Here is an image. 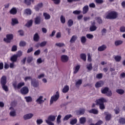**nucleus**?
Here are the masks:
<instances>
[{"mask_svg":"<svg viewBox=\"0 0 125 125\" xmlns=\"http://www.w3.org/2000/svg\"><path fill=\"white\" fill-rule=\"evenodd\" d=\"M80 69H81V65H77L75 66V68H74V74H77L78 72L80 70Z\"/></svg>","mask_w":125,"mask_h":125,"instance_id":"4be33fe9","label":"nucleus"},{"mask_svg":"<svg viewBox=\"0 0 125 125\" xmlns=\"http://www.w3.org/2000/svg\"><path fill=\"white\" fill-rule=\"evenodd\" d=\"M120 31L121 33H125V26H121L120 28Z\"/></svg>","mask_w":125,"mask_h":125,"instance_id":"0e129e2a","label":"nucleus"},{"mask_svg":"<svg viewBox=\"0 0 125 125\" xmlns=\"http://www.w3.org/2000/svg\"><path fill=\"white\" fill-rule=\"evenodd\" d=\"M40 45L41 47H42V46H45V45H46V42L44 41V42L40 43Z\"/></svg>","mask_w":125,"mask_h":125,"instance_id":"052dcab7","label":"nucleus"},{"mask_svg":"<svg viewBox=\"0 0 125 125\" xmlns=\"http://www.w3.org/2000/svg\"><path fill=\"white\" fill-rule=\"evenodd\" d=\"M86 68L87 70H88V71H91L92 70V63H90L87 65Z\"/></svg>","mask_w":125,"mask_h":125,"instance_id":"de8ad7c7","label":"nucleus"},{"mask_svg":"<svg viewBox=\"0 0 125 125\" xmlns=\"http://www.w3.org/2000/svg\"><path fill=\"white\" fill-rule=\"evenodd\" d=\"M43 6V4L42 2L38 3L37 5L35 6V9L36 11H39L40 9Z\"/></svg>","mask_w":125,"mask_h":125,"instance_id":"f8f14e48","label":"nucleus"},{"mask_svg":"<svg viewBox=\"0 0 125 125\" xmlns=\"http://www.w3.org/2000/svg\"><path fill=\"white\" fill-rule=\"evenodd\" d=\"M80 58L83 60V61H86V55L83 53L81 54L80 55Z\"/></svg>","mask_w":125,"mask_h":125,"instance_id":"473e14b6","label":"nucleus"},{"mask_svg":"<svg viewBox=\"0 0 125 125\" xmlns=\"http://www.w3.org/2000/svg\"><path fill=\"white\" fill-rule=\"evenodd\" d=\"M0 83L3 90H4L5 91H8V87L7 86V85H5L6 84V83H7V82L6 81V76H2L0 80Z\"/></svg>","mask_w":125,"mask_h":125,"instance_id":"f03ea898","label":"nucleus"},{"mask_svg":"<svg viewBox=\"0 0 125 125\" xmlns=\"http://www.w3.org/2000/svg\"><path fill=\"white\" fill-rule=\"evenodd\" d=\"M114 59L116 62H120L122 60V57L121 56H115Z\"/></svg>","mask_w":125,"mask_h":125,"instance_id":"c9c22d12","label":"nucleus"},{"mask_svg":"<svg viewBox=\"0 0 125 125\" xmlns=\"http://www.w3.org/2000/svg\"><path fill=\"white\" fill-rule=\"evenodd\" d=\"M89 113H90V114H94V115H97V114H98V110L93 108L89 110Z\"/></svg>","mask_w":125,"mask_h":125,"instance_id":"a211bd4d","label":"nucleus"},{"mask_svg":"<svg viewBox=\"0 0 125 125\" xmlns=\"http://www.w3.org/2000/svg\"><path fill=\"white\" fill-rule=\"evenodd\" d=\"M61 23H62V24H65V23H66V19L65 18V17H64V16H61Z\"/></svg>","mask_w":125,"mask_h":125,"instance_id":"a19ab883","label":"nucleus"},{"mask_svg":"<svg viewBox=\"0 0 125 125\" xmlns=\"http://www.w3.org/2000/svg\"><path fill=\"white\" fill-rule=\"evenodd\" d=\"M86 37L87 39H89V40H91V39H93L94 36L93 35L90 34H87L86 35Z\"/></svg>","mask_w":125,"mask_h":125,"instance_id":"3c124183","label":"nucleus"},{"mask_svg":"<svg viewBox=\"0 0 125 125\" xmlns=\"http://www.w3.org/2000/svg\"><path fill=\"white\" fill-rule=\"evenodd\" d=\"M79 122L80 124H81V125H84V124H85V122H86V119L85 117H81L80 119Z\"/></svg>","mask_w":125,"mask_h":125,"instance_id":"412c9836","label":"nucleus"},{"mask_svg":"<svg viewBox=\"0 0 125 125\" xmlns=\"http://www.w3.org/2000/svg\"><path fill=\"white\" fill-rule=\"evenodd\" d=\"M62 91L63 93H66V92H68V91H69V86L65 85L62 89Z\"/></svg>","mask_w":125,"mask_h":125,"instance_id":"7c9ffc66","label":"nucleus"},{"mask_svg":"<svg viewBox=\"0 0 125 125\" xmlns=\"http://www.w3.org/2000/svg\"><path fill=\"white\" fill-rule=\"evenodd\" d=\"M95 19L96 21H97V22L98 23V24H102V23H103V20L100 17H97L95 18Z\"/></svg>","mask_w":125,"mask_h":125,"instance_id":"6ab92c4d","label":"nucleus"},{"mask_svg":"<svg viewBox=\"0 0 125 125\" xmlns=\"http://www.w3.org/2000/svg\"><path fill=\"white\" fill-rule=\"evenodd\" d=\"M25 85V82H20L17 84V82H15L13 83V86L16 90L17 89H20L21 87L24 86Z\"/></svg>","mask_w":125,"mask_h":125,"instance_id":"7ed1b4c3","label":"nucleus"},{"mask_svg":"<svg viewBox=\"0 0 125 125\" xmlns=\"http://www.w3.org/2000/svg\"><path fill=\"white\" fill-rule=\"evenodd\" d=\"M31 84H32L33 86L34 87H38V83L35 81H33V80L31 81Z\"/></svg>","mask_w":125,"mask_h":125,"instance_id":"8fccbe9b","label":"nucleus"},{"mask_svg":"<svg viewBox=\"0 0 125 125\" xmlns=\"http://www.w3.org/2000/svg\"><path fill=\"white\" fill-rule=\"evenodd\" d=\"M77 123H78V119H77V118L72 119L70 122V125H76Z\"/></svg>","mask_w":125,"mask_h":125,"instance_id":"4c0bfd02","label":"nucleus"},{"mask_svg":"<svg viewBox=\"0 0 125 125\" xmlns=\"http://www.w3.org/2000/svg\"><path fill=\"white\" fill-rule=\"evenodd\" d=\"M103 85H104V82L103 81H100L96 83L95 87L98 88L99 87H102Z\"/></svg>","mask_w":125,"mask_h":125,"instance_id":"9b49d317","label":"nucleus"},{"mask_svg":"<svg viewBox=\"0 0 125 125\" xmlns=\"http://www.w3.org/2000/svg\"><path fill=\"white\" fill-rule=\"evenodd\" d=\"M7 38H4L3 41L5 42L9 43L12 40H13V35L12 34H7L6 35Z\"/></svg>","mask_w":125,"mask_h":125,"instance_id":"39448f33","label":"nucleus"},{"mask_svg":"<svg viewBox=\"0 0 125 125\" xmlns=\"http://www.w3.org/2000/svg\"><path fill=\"white\" fill-rule=\"evenodd\" d=\"M88 11V5H85L83 7V14H86Z\"/></svg>","mask_w":125,"mask_h":125,"instance_id":"b1692460","label":"nucleus"},{"mask_svg":"<svg viewBox=\"0 0 125 125\" xmlns=\"http://www.w3.org/2000/svg\"><path fill=\"white\" fill-rule=\"evenodd\" d=\"M114 112L116 115H118V114L120 113V108L116 107L114 109Z\"/></svg>","mask_w":125,"mask_h":125,"instance_id":"6e6d98bb","label":"nucleus"},{"mask_svg":"<svg viewBox=\"0 0 125 125\" xmlns=\"http://www.w3.org/2000/svg\"><path fill=\"white\" fill-rule=\"evenodd\" d=\"M17 50V46L14 45L12 47V51H16Z\"/></svg>","mask_w":125,"mask_h":125,"instance_id":"69168bd1","label":"nucleus"},{"mask_svg":"<svg viewBox=\"0 0 125 125\" xmlns=\"http://www.w3.org/2000/svg\"><path fill=\"white\" fill-rule=\"evenodd\" d=\"M82 83H83V81H82V80H78L76 83V85H81V84H82Z\"/></svg>","mask_w":125,"mask_h":125,"instance_id":"bf43d9fd","label":"nucleus"},{"mask_svg":"<svg viewBox=\"0 0 125 125\" xmlns=\"http://www.w3.org/2000/svg\"><path fill=\"white\" fill-rule=\"evenodd\" d=\"M77 40H78V37H77V35H73L72 36L69 42L71 43H74Z\"/></svg>","mask_w":125,"mask_h":125,"instance_id":"f3484780","label":"nucleus"},{"mask_svg":"<svg viewBox=\"0 0 125 125\" xmlns=\"http://www.w3.org/2000/svg\"><path fill=\"white\" fill-rule=\"evenodd\" d=\"M21 93L22 95L28 94V93H29V88L27 86H23L21 89Z\"/></svg>","mask_w":125,"mask_h":125,"instance_id":"423d86ee","label":"nucleus"},{"mask_svg":"<svg viewBox=\"0 0 125 125\" xmlns=\"http://www.w3.org/2000/svg\"><path fill=\"white\" fill-rule=\"evenodd\" d=\"M106 48H107V46L105 44H103L98 48V51H104Z\"/></svg>","mask_w":125,"mask_h":125,"instance_id":"dca6fc26","label":"nucleus"},{"mask_svg":"<svg viewBox=\"0 0 125 125\" xmlns=\"http://www.w3.org/2000/svg\"><path fill=\"white\" fill-rule=\"evenodd\" d=\"M96 29H97V27H96L95 25L91 26L90 27V32H94V31H96Z\"/></svg>","mask_w":125,"mask_h":125,"instance_id":"a18cd8bd","label":"nucleus"},{"mask_svg":"<svg viewBox=\"0 0 125 125\" xmlns=\"http://www.w3.org/2000/svg\"><path fill=\"white\" fill-rule=\"evenodd\" d=\"M24 14L28 16L31 15V14H32V10H31L29 8L26 9L25 10H24Z\"/></svg>","mask_w":125,"mask_h":125,"instance_id":"393cba45","label":"nucleus"},{"mask_svg":"<svg viewBox=\"0 0 125 125\" xmlns=\"http://www.w3.org/2000/svg\"><path fill=\"white\" fill-rule=\"evenodd\" d=\"M118 15H119L118 12L115 11H112L108 13L105 18L106 19H110V20L116 19V18H118Z\"/></svg>","mask_w":125,"mask_h":125,"instance_id":"f257e3e1","label":"nucleus"},{"mask_svg":"<svg viewBox=\"0 0 125 125\" xmlns=\"http://www.w3.org/2000/svg\"><path fill=\"white\" fill-rule=\"evenodd\" d=\"M73 24H74V21H73V20L70 19L68 21L67 25L68 27H72Z\"/></svg>","mask_w":125,"mask_h":125,"instance_id":"f704fd0d","label":"nucleus"},{"mask_svg":"<svg viewBox=\"0 0 125 125\" xmlns=\"http://www.w3.org/2000/svg\"><path fill=\"white\" fill-rule=\"evenodd\" d=\"M72 117L73 116H72L71 114L67 115L64 117L63 121H68L70 118H72Z\"/></svg>","mask_w":125,"mask_h":125,"instance_id":"79ce46f5","label":"nucleus"},{"mask_svg":"<svg viewBox=\"0 0 125 125\" xmlns=\"http://www.w3.org/2000/svg\"><path fill=\"white\" fill-rule=\"evenodd\" d=\"M37 125H42L43 123L42 119H38L36 121Z\"/></svg>","mask_w":125,"mask_h":125,"instance_id":"4d7b16f0","label":"nucleus"},{"mask_svg":"<svg viewBox=\"0 0 125 125\" xmlns=\"http://www.w3.org/2000/svg\"><path fill=\"white\" fill-rule=\"evenodd\" d=\"M27 43H26V42L23 41H21L20 42L19 45L20 46L24 47L26 46V44Z\"/></svg>","mask_w":125,"mask_h":125,"instance_id":"37998d69","label":"nucleus"},{"mask_svg":"<svg viewBox=\"0 0 125 125\" xmlns=\"http://www.w3.org/2000/svg\"><path fill=\"white\" fill-rule=\"evenodd\" d=\"M115 45L116 46H118V45H121L123 43V41L121 40H118L115 42Z\"/></svg>","mask_w":125,"mask_h":125,"instance_id":"ea45409f","label":"nucleus"},{"mask_svg":"<svg viewBox=\"0 0 125 125\" xmlns=\"http://www.w3.org/2000/svg\"><path fill=\"white\" fill-rule=\"evenodd\" d=\"M34 0H24V3L26 5H31L32 2H34Z\"/></svg>","mask_w":125,"mask_h":125,"instance_id":"c85d7f7f","label":"nucleus"},{"mask_svg":"<svg viewBox=\"0 0 125 125\" xmlns=\"http://www.w3.org/2000/svg\"><path fill=\"white\" fill-rule=\"evenodd\" d=\"M59 97H60V95H59V92L57 91L56 92V94L54 95L53 96L51 97L50 99V104H53V102H56L58 99H59Z\"/></svg>","mask_w":125,"mask_h":125,"instance_id":"20e7f679","label":"nucleus"},{"mask_svg":"<svg viewBox=\"0 0 125 125\" xmlns=\"http://www.w3.org/2000/svg\"><path fill=\"white\" fill-rule=\"evenodd\" d=\"M10 14L12 15H15L17 14V9L15 7L12 8L9 11Z\"/></svg>","mask_w":125,"mask_h":125,"instance_id":"2eb2a0df","label":"nucleus"},{"mask_svg":"<svg viewBox=\"0 0 125 125\" xmlns=\"http://www.w3.org/2000/svg\"><path fill=\"white\" fill-rule=\"evenodd\" d=\"M19 21H18V20L16 19H12V22L11 24L12 26H14V25H16V24H19Z\"/></svg>","mask_w":125,"mask_h":125,"instance_id":"cd10ccee","label":"nucleus"},{"mask_svg":"<svg viewBox=\"0 0 125 125\" xmlns=\"http://www.w3.org/2000/svg\"><path fill=\"white\" fill-rule=\"evenodd\" d=\"M116 92L117 93H119V94H124V93H125V91L122 89H118L116 90Z\"/></svg>","mask_w":125,"mask_h":125,"instance_id":"49530a36","label":"nucleus"},{"mask_svg":"<svg viewBox=\"0 0 125 125\" xmlns=\"http://www.w3.org/2000/svg\"><path fill=\"white\" fill-rule=\"evenodd\" d=\"M56 117L53 115H50L48 117V121H51V122H54Z\"/></svg>","mask_w":125,"mask_h":125,"instance_id":"c756f323","label":"nucleus"},{"mask_svg":"<svg viewBox=\"0 0 125 125\" xmlns=\"http://www.w3.org/2000/svg\"><path fill=\"white\" fill-rule=\"evenodd\" d=\"M43 99V96H40L38 99H37L36 100V102L37 103H38V104H42V103H43V102H44V101H45V100H46V99Z\"/></svg>","mask_w":125,"mask_h":125,"instance_id":"9d476101","label":"nucleus"},{"mask_svg":"<svg viewBox=\"0 0 125 125\" xmlns=\"http://www.w3.org/2000/svg\"><path fill=\"white\" fill-rule=\"evenodd\" d=\"M41 54V50H37L34 52V55H40Z\"/></svg>","mask_w":125,"mask_h":125,"instance_id":"774afa93","label":"nucleus"},{"mask_svg":"<svg viewBox=\"0 0 125 125\" xmlns=\"http://www.w3.org/2000/svg\"><path fill=\"white\" fill-rule=\"evenodd\" d=\"M24 99H25L26 102H32L33 101V99L31 96L25 97Z\"/></svg>","mask_w":125,"mask_h":125,"instance_id":"e433bc0d","label":"nucleus"},{"mask_svg":"<svg viewBox=\"0 0 125 125\" xmlns=\"http://www.w3.org/2000/svg\"><path fill=\"white\" fill-rule=\"evenodd\" d=\"M119 123L120 124V125H125V118H120L119 120Z\"/></svg>","mask_w":125,"mask_h":125,"instance_id":"2f4dec72","label":"nucleus"},{"mask_svg":"<svg viewBox=\"0 0 125 125\" xmlns=\"http://www.w3.org/2000/svg\"><path fill=\"white\" fill-rule=\"evenodd\" d=\"M61 118H62L61 115H59L58 116V117L57 118V124H60V123H61Z\"/></svg>","mask_w":125,"mask_h":125,"instance_id":"09e8293b","label":"nucleus"},{"mask_svg":"<svg viewBox=\"0 0 125 125\" xmlns=\"http://www.w3.org/2000/svg\"><path fill=\"white\" fill-rule=\"evenodd\" d=\"M55 44L57 46H59V47H62L64 46V45H65L64 43H60V42L56 43Z\"/></svg>","mask_w":125,"mask_h":125,"instance_id":"864d4df0","label":"nucleus"},{"mask_svg":"<svg viewBox=\"0 0 125 125\" xmlns=\"http://www.w3.org/2000/svg\"><path fill=\"white\" fill-rule=\"evenodd\" d=\"M22 54H23V53L21 51V50H20L17 52V53L16 55L18 58V57H21V56H22Z\"/></svg>","mask_w":125,"mask_h":125,"instance_id":"603ef678","label":"nucleus"},{"mask_svg":"<svg viewBox=\"0 0 125 125\" xmlns=\"http://www.w3.org/2000/svg\"><path fill=\"white\" fill-rule=\"evenodd\" d=\"M103 77V74H102V73H99L96 75V78L99 79V80H100V79H102Z\"/></svg>","mask_w":125,"mask_h":125,"instance_id":"5fc2aeb1","label":"nucleus"},{"mask_svg":"<svg viewBox=\"0 0 125 125\" xmlns=\"http://www.w3.org/2000/svg\"><path fill=\"white\" fill-rule=\"evenodd\" d=\"M96 105H101V104H104V102H106V99L104 98L96 100Z\"/></svg>","mask_w":125,"mask_h":125,"instance_id":"0eeeda50","label":"nucleus"},{"mask_svg":"<svg viewBox=\"0 0 125 125\" xmlns=\"http://www.w3.org/2000/svg\"><path fill=\"white\" fill-rule=\"evenodd\" d=\"M85 113V109L84 108H80L79 110L76 111L77 115H84Z\"/></svg>","mask_w":125,"mask_h":125,"instance_id":"ddd939ff","label":"nucleus"},{"mask_svg":"<svg viewBox=\"0 0 125 125\" xmlns=\"http://www.w3.org/2000/svg\"><path fill=\"white\" fill-rule=\"evenodd\" d=\"M35 23L37 25H38L39 24H41V17L38 16L35 18Z\"/></svg>","mask_w":125,"mask_h":125,"instance_id":"aec40b11","label":"nucleus"},{"mask_svg":"<svg viewBox=\"0 0 125 125\" xmlns=\"http://www.w3.org/2000/svg\"><path fill=\"white\" fill-rule=\"evenodd\" d=\"M104 114L105 116V119L106 122H109V121L112 119V115L111 113H109V112L105 111L104 112Z\"/></svg>","mask_w":125,"mask_h":125,"instance_id":"6e6552de","label":"nucleus"},{"mask_svg":"<svg viewBox=\"0 0 125 125\" xmlns=\"http://www.w3.org/2000/svg\"><path fill=\"white\" fill-rule=\"evenodd\" d=\"M33 40L34 42H38L40 40V36H39V34L36 33L33 37Z\"/></svg>","mask_w":125,"mask_h":125,"instance_id":"bb28decb","label":"nucleus"},{"mask_svg":"<svg viewBox=\"0 0 125 125\" xmlns=\"http://www.w3.org/2000/svg\"><path fill=\"white\" fill-rule=\"evenodd\" d=\"M100 107V109L101 110H104L105 109V105H104V104H101L99 105Z\"/></svg>","mask_w":125,"mask_h":125,"instance_id":"680f3d73","label":"nucleus"},{"mask_svg":"<svg viewBox=\"0 0 125 125\" xmlns=\"http://www.w3.org/2000/svg\"><path fill=\"white\" fill-rule=\"evenodd\" d=\"M82 43H85L86 42V38L85 36H82L81 38Z\"/></svg>","mask_w":125,"mask_h":125,"instance_id":"c03bdc74","label":"nucleus"},{"mask_svg":"<svg viewBox=\"0 0 125 125\" xmlns=\"http://www.w3.org/2000/svg\"><path fill=\"white\" fill-rule=\"evenodd\" d=\"M52 1H53L55 4H59L61 2V0H51Z\"/></svg>","mask_w":125,"mask_h":125,"instance_id":"13d9d810","label":"nucleus"},{"mask_svg":"<svg viewBox=\"0 0 125 125\" xmlns=\"http://www.w3.org/2000/svg\"><path fill=\"white\" fill-rule=\"evenodd\" d=\"M73 13L75 15H79V14H81V11L75 10L73 12Z\"/></svg>","mask_w":125,"mask_h":125,"instance_id":"e2e57ef3","label":"nucleus"},{"mask_svg":"<svg viewBox=\"0 0 125 125\" xmlns=\"http://www.w3.org/2000/svg\"><path fill=\"white\" fill-rule=\"evenodd\" d=\"M32 25H33V20H31L28 21L27 23H26L25 26L26 27L29 28V27H31Z\"/></svg>","mask_w":125,"mask_h":125,"instance_id":"58836bf2","label":"nucleus"},{"mask_svg":"<svg viewBox=\"0 0 125 125\" xmlns=\"http://www.w3.org/2000/svg\"><path fill=\"white\" fill-rule=\"evenodd\" d=\"M33 116L34 115H33V114H27L23 116V119L24 120H25V121H26V120H29L30 119H31V118H33Z\"/></svg>","mask_w":125,"mask_h":125,"instance_id":"4468645a","label":"nucleus"},{"mask_svg":"<svg viewBox=\"0 0 125 125\" xmlns=\"http://www.w3.org/2000/svg\"><path fill=\"white\" fill-rule=\"evenodd\" d=\"M18 58V57L16 55H14L11 57L10 60L12 62H16Z\"/></svg>","mask_w":125,"mask_h":125,"instance_id":"5701e85b","label":"nucleus"},{"mask_svg":"<svg viewBox=\"0 0 125 125\" xmlns=\"http://www.w3.org/2000/svg\"><path fill=\"white\" fill-rule=\"evenodd\" d=\"M109 91V88L108 87H105L104 89L101 90V92L103 94H106Z\"/></svg>","mask_w":125,"mask_h":125,"instance_id":"a878e982","label":"nucleus"},{"mask_svg":"<svg viewBox=\"0 0 125 125\" xmlns=\"http://www.w3.org/2000/svg\"><path fill=\"white\" fill-rule=\"evenodd\" d=\"M61 60L63 63H66L69 61V57L67 55H63L61 57Z\"/></svg>","mask_w":125,"mask_h":125,"instance_id":"1a4fd4ad","label":"nucleus"},{"mask_svg":"<svg viewBox=\"0 0 125 125\" xmlns=\"http://www.w3.org/2000/svg\"><path fill=\"white\" fill-rule=\"evenodd\" d=\"M43 16H44L45 20H48L50 18V16L47 13H43Z\"/></svg>","mask_w":125,"mask_h":125,"instance_id":"72a5a7b5","label":"nucleus"},{"mask_svg":"<svg viewBox=\"0 0 125 125\" xmlns=\"http://www.w3.org/2000/svg\"><path fill=\"white\" fill-rule=\"evenodd\" d=\"M32 61H33L32 57H29L27 58V63H31V62H32Z\"/></svg>","mask_w":125,"mask_h":125,"instance_id":"338daca9","label":"nucleus"}]
</instances>
